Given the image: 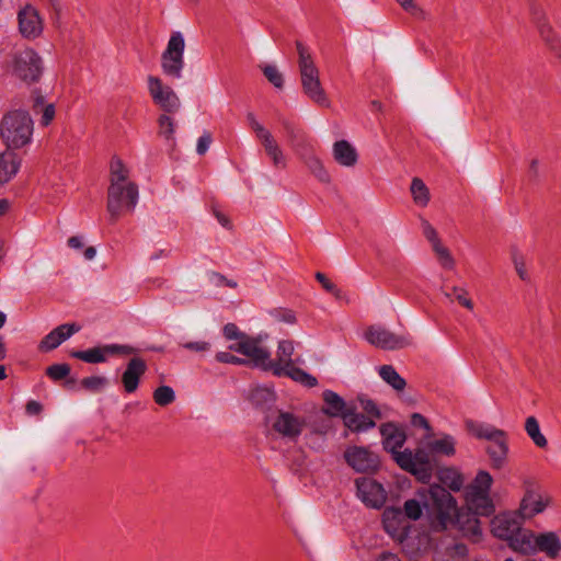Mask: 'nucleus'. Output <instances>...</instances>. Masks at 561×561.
<instances>
[{"instance_id":"59","label":"nucleus","mask_w":561,"mask_h":561,"mask_svg":"<svg viewBox=\"0 0 561 561\" xmlns=\"http://www.w3.org/2000/svg\"><path fill=\"white\" fill-rule=\"evenodd\" d=\"M513 263H514L516 273L518 274L520 279L527 280L528 273L526 270V265H525L523 255H520L519 253H513Z\"/></svg>"},{"instance_id":"25","label":"nucleus","mask_w":561,"mask_h":561,"mask_svg":"<svg viewBox=\"0 0 561 561\" xmlns=\"http://www.w3.org/2000/svg\"><path fill=\"white\" fill-rule=\"evenodd\" d=\"M489 455L491 467L493 469H502L507 462L508 455V438L507 434H503L501 437L489 443L485 448Z\"/></svg>"},{"instance_id":"63","label":"nucleus","mask_w":561,"mask_h":561,"mask_svg":"<svg viewBox=\"0 0 561 561\" xmlns=\"http://www.w3.org/2000/svg\"><path fill=\"white\" fill-rule=\"evenodd\" d=\"M213 141L211 135L208 131H205L197 140L196 151L199 156H203L208 150L210 144Z\"/></svg>"},{"instance_id":"11","label":"nucleus","mask_w":561,"mask_h":561,"mask_svg":"<svg viewBox=\"0 0 561 561\" xmlns=\"http://www.w3.org/2000/svg\"><path fill=\"white\" fill-rule=\"evenodd\" d=\"M229 348L247 356L253 366L265 371L274 373L277 366V364H272L270 351L261 345V341L259 339L244 336L243 341H239L238 343L230 345Z\"/></svg>"},{"instance_id":"10","label":"nucleus","mask_w":561,"mask_h":561,"mask_svg":"<svg viewBox=\"0 0 561 561\" xmlns=\"http://www.w3.org/2000/svg\"><path fill=\"white\" fill-rule=\"evenodd\" d=\"M138 202V186L133 183H126L118 185L114 198H112L111 185L107 190V204L106 209L110 214V221L116 222L121 217L124 209L133 211Z\"/></svg>"},{"instance_id":"57","label":"nucleus","mask_w":561,"mask_h":561,"mask_svg":"<svg viewBox=\"0 0 561 561\" xmlns=\"http://www.w3.org/2000/svg\"><path fill=\"white\" fill-rule=\"evenodd\" d=\"M224 336L227 340H239L243 341L245 333L240 332L239 328L234 323H227L222 329Z\"/></svg>"},{"instance_id":"24","label":"nucleus","mask_w":561,"mask_h":561,"mask_svg":"<svg viewBox=\"0 0 561 561\" xmlns=\"http://www.w3.org/2000/svg\"><path fill=\"white\" fill-rule=\"evenodd\" d=\"M466 502L468 511L480 516H490L494 513V504L490 493L467 491Z\"/></svg>"},{"instance_id":"20","label":"nucleus","mask_w":561,"mask_h":561,"mask_svg":"<svg viewBox=\"0 0 561 561\" xmlns=\"http://www.w3.org/2000/svg\"><path fill=\"white\" fill-rule=\"evenodd\" d=\"M478 514L472 513L466 508H460L451 525H455L462 536L471 539L472 541H479L482 535L480 520Z\"/></svg>"},{"instance_id":"1","label":"nucleus","mask_w":561,"mask_h":561,"mask_svg":"<svg viewBox=\"0 0 561 561\" xmlns=\"http://www.w3.org/2000/svg\"><path fill=\"white\" fill-rule=\"evenodd\" d=\"M34 123L28 112L14 110L8 112L0 122V137L7 148L22 149L32 142Z\"/></svg>"},{"instance_id":"39","label":"nucleus","mask_w":561,"mask_h":561,"mask_svg":"<svg viewBox=\"0 0 561 561\" xmlns=\"http://www.w3.org/2000/svg\"><path fill=\"white\" fill-rule=\"evenodd\" d=\"M294 342L289 340H282L278 343L275 360L272 359V364H279L286 367L294 365L293 354H294Z\"/></svg>"},{"instance_id":"18","label":"nucleus","mask_w":561,"mask_h":561,"mask_svg":"<svg viewBox=\"0 0 561 561\" xmlns=\"http://www.w3.org/2000/svg\"><path fill=\"white\" fill-rule=\"evenodd\" d=\"M272 426L283 437L296 439L304 430L305 420L290 412L280 411Z\"/></svg>"},{"instance_id":"38","label":"nucleus","mask_w":561,"mask_h":561,"mask_svg":"<svg viewBox=\"0 0 561 561\" xmlns=\"http://www.w3.org/2000/svg\"><path fill=\"white\" fill-rule=\"evenodd\" d=\"M525 431L537 447H547L548 440L546 436L541 433L538 420L535 416H528L526 419Z\"/></svg>"},{"instance_id":"12","label":"nucleus","mask_w":561,"mask_h":561,"mask_svg":"<svg viewBox=\"0 0 561 561\" xmlns=\"http://www.w3.org/2000/svg\"><path fill=\"white\" fill-rule=\"evenodd\" d=\"M529 11L533 22L536 24L539 35L553 54V56L561 62V41L549 24L546 13L541 5L536 2H531Z\"/></svg>"},{"instance_id":"64","label":"nucleus","mask_w":561,"mask_h":561,"mask_svg":"<svg viewBox=\"0 0 561 561\" xmlns=\"http://www.w3.org/2000/svg\"><path fill=\"white\" fill-rule=\"evenodd\" d=\"M411 424L414 427H422V428L426 430L427 435H430L432 432V427H431L428 421L420 413H413L411 415Z\"/></svg>"},{"instance_id":"58","label":"nucleus","mask_w":561,"mask_h":561,"mask_svg":"<svg viewBox=\"0 0 561 561\" xmlns=\"http://www.w3.org/2000/svg\"><path fill=\"white\" fill-rule=\"evenodd\" d=\"M266 154L271 158L275 168L284 169L286 167V159L279 146L267 151Z\"/></svg>"},{"instance_id":"8","label":"nucleus","mask_w":561,"mask_h":561,"mask_svg":"<svg viewBox=\"0 0 561 561\" xmlns=\"http://www.w3.org/2000/svg\"><path fill=\"white\" fill-rule=\"evenodd\" d=\"M517 547L522 554L527 556L540 551L551 559L557 558L561 552V541L557 534L552 531L539 535H535L531 530L524 533Z\"/></svg>"},{"instance_id":"43","label":"nucleus","mask_w":561,"mask_h":561,"mask_svg":"<svg viewBox=\"0 0 561 561\" xmlns=\"http://www.w3.org/2000/svg\"><path fill=\"white\" fill-rule=\"evenodd\" d=\"M159 136L163 137L167 141L174 140L175 122L168 114H162L158 118Z\"/></svg>"},{"instance_id":"28","label":"nucleus","mask_w":561,"mask_h":561,"mask_svg":"<svg viewBox=\"0 0 561 561\" xmlns=\"http://www.w3.org/2000/svg\"><path fill=\"white\" fill-rule=\"evenodd\" d=\"M342 419L344 425L355 433L366 432L376 426V422L373 419L363 413L355 412L352 408H348Z\"/></svg>"},{"instance_id":"60","label":"nucleus","mask_w":561,"mask_h":561,"mask_svg":"<svg viewBox=\"0 0 561 561\" xmlns=\"http://www.w3.org/2000/svg\"><path fill=\"white\" fill-rule=\"evenodd\" d=\"M362 408L367 414L366 416L370 419H380L381 413L377 407V404L373 400H362Z\"/></svg>"},{"instance_id":"49","label":"nucleus","mask_w":561,"mask_h":561,"mask_svg":"<svg viewBox=\"0 0 561 561\" xmlns=\"http://www.w3.org/2000/svg\"><path fill=\"white\" fill-rule=\"evenodd\" d=\"M107 385V379L102 376H90L81 380V386L91 392H98Z\"/></svg>"},{"instance_id":"14","label":"nucleus","mask_w":561,"mask_h":561,"mask_svg":"<svg viewBox=\"0 0 561 561\" xmlns=\"http://www.w3.org/2000/svg\"><path fill=\"white\" fill-rule=\"evenodd\" d=\"M149 94L156 105L165 113H175L180 110L181 102L179 96L169 85L163 84L162 80L154 76L148 77Z\"/></svg>"},{"instance_id":"9","label":"nucleus","mask_w":561,"mask_h":561,"mask_svg":"<svg viewBox=\"0 0 561 561\" xmlns=\"http://www.w3.org/2000/svg\"><path fill=\"white\" fill-rule=\"evenodd\" d=\"M185 41L181 32H172L167 48L161 55V68L167 77L182 78Z\"/></svg>"},{"instance_id":"41","label":"nucleus","mask_w":561,"mask_h":561,"mask_svg":"<svg viewBox=\"0 0 561 561\" xmlns=\"http://www.w3.org/2000/svg\"><path fill=\"white\" fill-rule=\"evenodd\" d=\"M492 483V476L488 471L481 470L477 473L474 480L469 485L467 491L490 493Z\"/></svg>"},{"instance_id":"5","label":"nucleus","mask_w":561,"mask_h":561,"mask_svg":"<svg viewBox=\"0 0 561 561\" xmlns=\"http://www.w3.org/2000/svg\"><path fill=\"white\" fill-rule=\"evenodd\" d=\"M431 506L435 515L434 528L447 529L458 513L457 502L453 495L439 485H432L428 490Z\"/></svg>"},{"instance_id":"7","label":"nucleus","mask_w":561,"mask_h":561,"mask_svg":"<svg viewBox=\"0 0 561 561\" xmlns=\"http://www.w3.org/2000/svg\"><path fill=\"white\" fill-rule=\"evenodd\" d=\"M430 454L424 449H416L415 453L407 449L397 453L396 461L400 468L415 476L419 481L427 483L432 479L434 469Z\"/></svg>"},{"instance_id":"45","label":"nucleus","mask_w":561,"mask_h":561,"mask_svg":"<svg viewBox=\"0 0 561 561\" xmlns=\"http://www.w3.org/2000/svg\"><path fill=\"white\" fill-rule=\"evenodd\" d=\"M403 516L411 520H417L423 514V506L415 499L407 500L403 504Z\"/></svg>"},{"instance_id":"51","label":"nucleus","mask_w":561,"mask_h":561,"mask_svg":"<svg viewBox=\"0 0 561 561\" xmlns=\"http://www.w3.org/2000/svg\"><path fill=\"white\" fill-rule=\"evenodd\" d=\"M404 518L400 507H387L382 515L383 527H391V520L401 524Z\"/></svg>"},{"instance_id":"6","label":"nucleus","mask_w":561,"mask_h":561,"mask_svg":"<svg viewBox=\"0 0 561 561\" xmlns=\"http://www.w3.org/2000/svg\"><path fill=\"white\" fill-rule=\"evenodd\" d=\"M523 490L524 495L517 508L522 519H530L541 514L550 505V496L541 490V486L534 479L525 478Z\"/></svg>"},{"instance_id":"15","label":"nucleus","mask_w":561,"mask_h":561,"mask_svg":"<svg viewBox=\"0 0 561 561\" xmlns=\"http://www.w3.org/2000/svg\"><path fill=\"white\" fill-rule=\"evenodd\" d=\"M365 339L371 345L382 350H400L411 344L409 337L397 335L381 325H370L365 332Z\"/></svg>"},{"instance_id":"36","label":"nucleus","mask_w":561,"mask_h":561,"mask_svg":"<svg viewBox=\"0 0 561 561\" xmlns=\"http://www.w3.org/2000/svg\"><path fill=\"white\" fill-rule=\"evenodd\" d=\"M107 351L105 345L102 347H92L85 351H72L70 356L89 364H99L106 362Z\"/></svg>"},{"instance_id":"56","label":"nucleus","mask_w":561,"mask_h":561,"mask_svg":"<svg viewBox=\"0 0 561 561\" xmlns=\"http://www.w3.org/2000/svg\"><path fill=\"white\" fill-rule=\"evenodd\" d=\"M180 346L193 353H206L210 350V343L206 341L185 342Z\"/></svg>"},{"instance_id":"48","label":"nucleus","mask_w":561,"mask_h":561,"mask_svg":"<svg viewBox=\"0 0 561 561\" xmlns=\"http://www.w3.org/2000/svg\"><path fill=\"white\" fill-rule=\"evenodd\" d=\"M70 366L68 364H54L46 368V375L54 381H59L68 377Z\"/></svg>"},{"instance_id":"26","label":"nucleus","mask_w":561,"mask_h":561,"mask_svg":"<svg viewBox=\"0 0 561 561\" xmlns=\"http://www.w3.org/2000/svg\"><path fill=\"white\" fill-rule=\"evenodd\" d=\"M380 433L382 436V445L385 450L390 451L397 456L399 448L405 442V435L394 424L386 423L380 426Z\"/></svg>"},{"instance_id":"50","label":"nucleus","mask_w":561,"mask_h":561,"mask_svg":"<svg viewBox=\"0 0 561 561\" xmlns=\"http://www.w3.org/2000/svg\"><path fill=\"white\" fill-rule=\"evenodd\" d=\"M263 73L265 78L277 89L283 88L284 78L283 75L278 71L276 66L265 65L263 68Z\"/></svg>"},{"instance_id":"30","label":"nucleus","mask_w":561,"mask_h":561,"mask_svg":"<svg viewBox=\"0 0 561 561\" xmlns=\"http://www.w3.org/2000/svg\"><path fill=\"white\" fill-rule=\"evenodd\" d=\"M110 172L111 193L112 198H114V194H116L118 185L129 183L127 181L129 176V171L119 158L114 157L111 161Z\"/></svg>"},{"instance_id":"2","label":"nucleus","mask_w":561,"mask_h":561,"mask_svg":"<svg viewBox=\"0 0 561 561\" xmlns=\"http://www.w3.org/2000/svg\"><path fill=\"white\" fill-rule=\"evenodd\" d=\"M298 66L304 93L314 103L329 107L330 101L320 82L319 69L308 49L300 41L296 42Z\"/></svg>"},{"instance_id":"34","label":"nucleus","mask_w":561,"mask_h":561,"mask_svg":"<svg viewBox=\"0 0 561 561\" xmlns=\"http://www.w3.org/2000/svg\"><path fill=\"white\" fill-rule=\"evenodd\" d=\"M283 127L287 134L288 141L291 146L299 151V153L305 152L310 149L311 146L306 139L305 133L299 129L294 123L289 121H282Z\"/></svg>"},{"instance_id":"33","label":"nucleus","mask_w":561,"mask_h":561,"mask_svg":"<svg viewBox=\"0 0 561 561\" xmlns=\"http://www.w3.org/2000/svg\"><path fill=\"white\" fill-rule=\"evenodd\" d=\"M456 440L450 435L427 442L426 449L432 455L453 457L456 454Z\"/></svg>"},{"instance_id":"52","label":"nucleus","mask_w":561,"mask_h":561,"mask_svg":"<svg viewBox=\"0 0 561 561\" xmlns=\"http://www.w3.org/2000/svg\"><path fill=\"white\" fill-rule=\"evenodd\" d=\"M316 279L322 285L324 290L334 295V297L337 299L342 298V290L337 288V286L333 282H331L323 273L317 272Z\"/></svg>"},{"instance_id":"53","label":"nucleus","mask_w":561,"mask_h":561,"mask_svg":"<svg viewBox=\"0 0 561 561\" xmlns=\"http://www.w3.org/2000/svg\"><path fill=\"white\" fill-rule=\"evenodd\" d=\"M447 478H451V481L448 483V486L454 491H459L462 486L463 480L460 474L457 472L446 469L442 471L440 479L446 482Z\"/></svg>"},{"instance_id":"46","label":"nucleus","mask_w":561,"mask_h":561,"mask_svg":"<svg viewBox=\"0 0 561 561\" xmlns=\"http://www.w3.org/2000/svg\"><path fill=\"white\" fill-rule=\"evenodd\" d=\"M440 265L446 270H453L455 267V260L450 251L442 243L434 244L433 248Z\"/></svg>"},{"instance_id":"23","label":"nucleus","mask_w":561,"mask_h":561,"mask_svg":"<svg viewBox=\"0 0 561 561\" xmlns=\"http://www.w3.org/2000/svg\"><path fill=\"white\" fill-rule=\"evenodd\" d=\"M22 158L15 150L7 148L0 153V185L9 183L19 172Z\"/></svg>"},{"instance_id":"21","label":"nucleus","mask_w":561,"mask_h":561,"mask_svg":"<svg viewBox=\"0 0 561 561\" xmlns=\"http://www.w3.org/2000/svg\"><path fill=\"white\" fill-rule=\"evenodd\" d=\"M80 330L81 327L77 323L60 324L44 336L39 342L38 350L42 352H50Z\"/></svg>"},{"instance_id":"42","label":"nucleus","mask_w":561,"mask_h":561,"mask_svg":"<svg viewBox=\"0 0 561 561\" xmlns=\"http://www.w3.org/2000/svg\"><path fill=\"white\" fill-rule=\"evenodd\" d=\"M33 110H34L35 114H38L41 111L42 116L39 119V124L42 126H48L55 117V105L51 103L44 105L42 96L36 98L35 102L33 104Z\"/></svg>"},{"instance_id":"31","label":"nucleus","mask_w":561,"mask_h":561,"mask_svg":"<svg viewBox=\"0 0 561 561\" xmlns=\"http://www.w3.org/2000/svg\"><path fill=\"white\" fill-rule=\"evenodd\" d=\"M323 401L327 408L323 409V413L329 416H341L348 410L344 399L332 390H325L323 392Z\"/></svg>"},{"instance_id":"27","label":"nucleus","mask_w":561,"mask_h":561,"mask_svg":"<svg viewBox=\"0 0 561 561\" xmlns=\"http://www.w3.org/2000/svg\"><path fill=\"white\" fill-rule=\"evenodd\" d=\"M273 375L277 376V377H284V376L289 377L293 380H295L306 387H309V388L316 387L318 385V380L316 377L308 374L304 369L296 367L295 365L286 367V366L278 364L276 366Z\"/></svg>"},{"instance_id":"47","label":"nucleus","mask_w":561,"mask_h":561,"mask_svg":"<svg viewBox=\"0 0 561 561\" xmlns=\"http://www.w3.org/2000/svg\"><path fill=\"white\" fill-rule=\"evenodd\" d=\"M445 296L449 299L454 297L459 305L467 308L468 310L473 309L472 300L468 297L467 290L461 287L454 286L451 288V293L445 291Z\"/></svg>"},{"instance_id":"35","label":"nucleus","mask_w":561,"mask_h":561,"mask_svg":"<svg viewBox=\"0 0 561 561\" xmlns=\"http://www.w3.org/2000/svg\"><path fill=\"white\" fill-rule=\"evenodd\" d=\"M468 430L472 433L477 438L486 439L489 443L501 437L505 432L503 430L496 428L490 424L477 423V422H468Z\"/></svg>"},{"instance_id":"19","label":"nucleus","mask_w":561,"mask_h":561,"mask_svg":"<svg viewBox=\"0 0 561 561\" xmlns=\"http://www.w3.org/2000/svg\"><path fill=\"white\" fill-rule=\"evenodd\" d=\"M19 30L25 38H36L43 32V22L36 9L25 5L18 14Z\"/></svg>"},{"instance_id":"3","label":"nucleus","mask_w":561,"mask_h":561,"mask_svg":"<svg viewBox=\"0 0 561 561\" xmlns=\"http://www.w3.org/2000/svg\"><path fill=\"white\" fill-rule=\"evenodd\" d=\"M523 520L517 511L500 513L491 520V531L496 538L507 541L513 551L519 553L517 546L524 533L530 530L523 528Z\"/></svg>"},{"instance_id":"32","label":"nucleus","mask_w":561,"mask_h":561,"mask_svg":"<svg viewBox=\"0 0 561 561\" xmlns=\"http://www.w3.org/2000/svg\"><path fill=\"white\" fill-rule=\"evenodd\" d=\"M310 172L322 183H329L331 178L322 161L313 154L312 148L300 153Z\"/></svg>"},{"instance_id":"17","label":"nucleus","mask_w":561,"mask_h":561,"mask_svg":"<svg viewBox=\"0 0 561 561\" xmlns=\"http://www.w3.org/2000/svg\"><path fill=\"white\" fill-rule=\"evenodd\" d=\"M358 497L369 507L380 508L387 499L383 486L370 478H358L355 481Z\"/></svg>"},{"instance_id":"61","label":"nucleus","mask_w":561,"mask_h":561,"mask_svg":"<svg viewBox=\"0 0 561 561\" xmlns=\"http://www.w3.org/2000/svg\"><path fill=\"white\" fill-rule=\"evenodd\" d=\"M422 228H423V233H424L425 238L430 242H432L433 247H434V244L440 243L435 228L427 220L422 221Z\"/></svg>"},{"instance_id":"37","label":"nucleus","mask_w":561,"mask_h":561,"mask_svg":"<svg viewBox=\"0 0 561 561\" xmlns=\"http://www.w3.org/2000/svg\"><path fill=\"white\" fill-rule=\"evenodd\" d=\"M379 376L383 381H386L389 386H391L397 391H402L407 382L404 378H402L393 366L391 365H382L379 368Z\"/></svg>"},{"instance_id":"54","label":"nucleus","mask_w":561,"mask_h":561,"mask_svg":"<svg viewBox=\"0 0 561 561\" xmlns=\"http://www.w3.org/2000/svg\"><path fill=\"white\" fill-rule=\"evenodd\" d=\"M216 360L219 363L232 364V365H245L249 363L248 359L238 357L229 352H218L216 354Z\"/></svg>"},{"instance_id":"29","label":"nucleus","mask_w":561,"mask_h":561,"mask_svg":"<svg viewBox=\"0 0 561 561\" xmlns=\"http://www.w3.org/2000/svg\"><path fill=\"white\" fill-rule=\"evenodd\" d=\"M333 157L343 167H353L357 162L356 149L346 140H339L333 145Z\"/></svg>"},{"instance_id":"22","label":"nucleus","mask_w":561,"mask_h":561,"mask_svg":"<svg viewBox=\"0 0 561 561\" xmlns=\"http://www.w3.org/2000/svg\"><path fill=\"white\" fill-rule=\"evenodd\" d=\"M147 371V364L141 357H133L126 365L122 375V383L127 393H133L138 389L140 378Z\"/></svg>"},{"instance_id":"40","label":"nucleus","mask_w":561,"mask_h":561,"mask_svg":"<svg viewBox=\"0 0 561 561\" xmlns=\"http://www.w3.org/2000/svg\"><path fill=\"white\" fill-rule=\"evenodd\" d=\"M411 194L416 205L425 207L430 202V191L423 180L414 178L411 183Z\"/></svg>"},{"instance_id":"16","label":"nucleus","mask_w":561,"mask_h":561,"mask_svg":"<svg viewBox=\"0 0 561 561\" xmlns=\"http://www.w3.org/2000/svg\"><path fill=\"white\" fill-rule=\"evenodd\" d=\"M350 467L357 472H375L380 466L379 457L367 447L352 446L344 453Z\"/></svg>"},{"instance_id":"55","label":"nucleus","mask_w":561,"mask_h":561,"mask_svg":"<svg viewBox=\"0 0 561 561\" xmlns=\"http://www.w3.org/2000/svg\"><path fill=\"white\" fill-rule=\"evenodd\" d=\"M105 351H107L108 354H119V355H130L138 353V350L136 347H133L130 345H121V344H108L105 345Z\"/></svg>"},{"instance_id":"44","label":"nucleus","mask_w":561,"mask_h":561,"mask_svg":"<svg viewBox=\"0 0 561 561\" xmlns=\"http://www.w3.org/2000/svg\"><path fill=\"white\" fill-rule=\"evenodd\" d=\"M153 400L160 407H167L174 402L175 393L169 386H160L153 391Z\"/></svg>"},{"instance_id":"13","label":"nucleus","mask_w":561,"mask_h":561,"mask_svg":"<svg viewBox=\"0 0 561 561\" xmlns=\"http://www.w3.org/2000/svg\"><path fill=\"white\" fill-rule=\"evenodd\" d=\"M42 69V59L35 50L26 48L16 54L13 70L21 80L27 83L36 82Z\"/></svg>"},{"instance_id":"4","label":"nucleus","mask_w":561,"mask_h":561,"mask_svg":"<svg viewBox=\"0 0 561 561\" xmlns=\"http://www.w3.org/2000/svg\"><path fill=\"white\" fill-rule=\"evenodd\" d=\"M431 506L435 515L434 528L447 529L458 513L457 502L453 495L439 485H432L428 490Z\"/></svg>"},{"instance_id":"62","label":"nucleus","mask_w":561,"mask_h":561,"mask_svg":"<svg viewBox=\"0 0 561 561\" xmlns=\"http://www.w3.org/2000/svg\"><path fill=\"white\" fill-rule=\"evenodd\" d=\"M257 138L261 140V144L264 147L265 152L278 147L277 141L275 140L274 136L271 134L270 130L264 131L263 134L257 136Z\"/></svg>"}]
</instances>
